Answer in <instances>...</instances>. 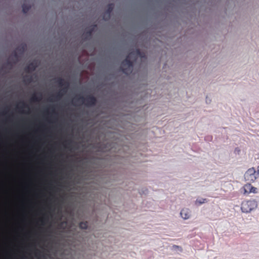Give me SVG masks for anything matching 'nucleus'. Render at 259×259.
<instances>
[{
  "mask_svg": "<svg viewBox=\"0 0 259 259\" xmlns=\"http://www.w3.org/2000/svg\"><path fill=\"white\" fill-rule=\"evenodd\" d=\"M258 177L254 167L249 168L244 174V180L247 183L253 182Z\"/></svg>",
  "mask_w": 259,
  "mask_h": 259,
  "instance_id": "obj_1",
  "label": "nucleus"
},
{
  "mask_svg": "<svg viewBox=\"0 0 259 259\" xmlns=\"http://www.w3.org/2000/svg\"><path fill=\"white\" fill-rule=\"evenodd\" d=\"M257 206V202L255 200L246 201L244 204V213H248L256 208Z\"/></svg>",
  "mask_w": 259,
  "mask_h": 259,
  "instance_id": "obj_2",
  "label": "nucleus"
},
{
  "mask_svg": "<svg viewBox=\"0 0 259 259\" xmlns=\"http://www.w3.org/2000/svg\"><path fill=\"white\" fill-rule=\"evenodd\" d=\"M258 192L257 189L252 186L250 183H247L244 185V195H248L250 193L256 194Z\"/></svg>",
  "mask_w": 259,
  "mask_h": 259,
  "instance_id": "obj_3",
  "label": "nucleus"
},
{
  "mask_svg": "<svg viewBox=\"0 0 259 259\" xmlns=\"http://www.w3.org/2000/svg\"><path fill=\"white\" fill-rule=\"evenodd\" d=\"M180 215L183 220H188L191 217V211L188 208H183L181 210Z\"/></svg>",
  "mask_w": 259,
  "mask_h": 259,
  "instance_id": "obj_4",
  "label": "nucleus"
},
{
  "mask_svg": "<svg viewBox=\"0 0 259 259\" xmlns=\"http://www.w3.org/2000/svg\"><path fill=\"white\" fill-rule=\"evenodd\" d=\"M206 202V200L205 198H198L196 200V203L197 204H201L205 203Z\"/></svg>",
  "mask_w": 259,
  "mask_h": 259,
  "instance_id": "obj_5",
  "label": "nucleus"
},
{
  "mask_svg": "<svg viewBox=\"0 0 259 259\" xmlns=\"http://www.w3.org/2000/svg\"><path fill=\"white\" fill-rule=\"evenodd\" d=\"M79 227L81 229H86L87 228V225L86 223H81L79 224Z\"/></svg>",
  "mask_w": 259,
  "mask_h": 259,
  "instance_id": "obj_6",
  "label": "nucleus"
},
{
  "mask_svg": "<svg viewBox=\"0 0 259 259\" xmlns=\"http://www.w3.org/2000/svg\"><path fill=\"white\" fill-rule=\"evenodd\" d=\"M174 248L175 249H177V250H178L180 251H182V248L181 246H178V245H175V246H174Z\"/></svg>",
  "mask_w": 259,
  "mask_h": 259,
  "instance_id": "obj_7",
  "label": "nucleus"
},
{
  "mask_svg": "<svg viewBox=\"0 0 259 259\" xmlns=\"http://www.w3.org/2000/svg\"><path fill=\"white\" fill-rule=\"evenodd\" d=\"M235 152L238 154L240 153L241 151L240 150L235 149Z\"/></svg>",
  "mask_w": 259,
  "mask_h": 259,
  "instance_id": "obj_8",
  "label": "nucleus"
},
{
  "mask_svg": "<svg viewBox=\"0 0 259 259\" xmlns=\"http://www.w3.org/2000/svg\"><path fill=\"white\" fill-rule=\"evenodd\" d=\"M256 174H257L258 176L259 177V166L257 167V171H256Z\"/></svg>",
  "mask_w": 259,
  "mask_h": 259,
  "instance_id": "obj_9",
  "label": "nucleus"
},
{
  "mask_svg": "<svg viewBox=\"0 0 259 259\" xmlns=\"http://www.w3.org/2000/svg\"><path fill=\"white\" fill-rule=\"evenodd\" d=\"M23 11L24 12H25V10H24V8H23Z\"/></svg>",
  "mask_w": 259,
  "mask_h": 259,
  "instance_id": "obj_10",
  "label": "nucleus"
}]
</instances>
